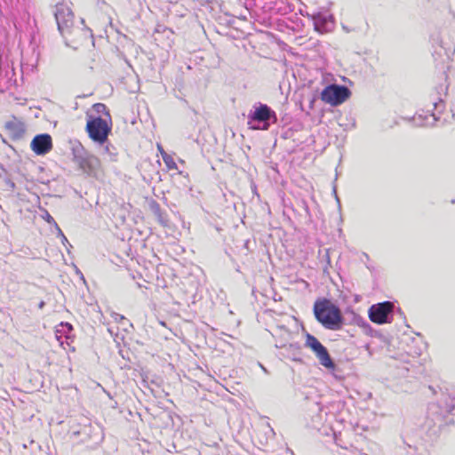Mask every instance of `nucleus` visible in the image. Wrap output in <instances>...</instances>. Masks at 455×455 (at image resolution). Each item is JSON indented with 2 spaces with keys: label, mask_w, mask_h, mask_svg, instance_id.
I'll return each mask as SVG.
<instances>
[{
  "label": "nucleus",
  "mask_w": 455,
  "mask_h": 455,
  "mask_svg": "<svg viewBox=\"0 0 455 455\" xmlns=\"http://www.w3.org/2000/svg\"><path fill=\"white\" fill-rule=\"evenodd\" d=\"M350 96V91L343 85L330 84L321 92V100L333 107L345 102Z\"/></svg>",
  "instance_id": "nucleus-3"
},
{
  "label": "nucleus",
  "mask_w": 455,
  "mask_h": 455,
  "mask_svg": "<svg viewBox=\"0 0 455 455\" xmlns=\"http://www.w3.org/2000/svg\"><path fill=\"white\" fill-rule=\"evenodd\" d=\"M93 109L97 113L103 112L107 116H108V120H106L100 116L89 115L86 122L85 131L88 134V137L92 141L102 145L108 140V138L111 132L112 121L109 116V112L105 104H94Z\"/></svg>",
  "instance_id": "nucleus-2"
},
{
  "label": "nucleus",
  "mask_w": 455,
  "mask_h": 455,
  "mask_svg": "<svg viewBox=\"0 0 455 455\" xmlns=\"http://www.w3.org/2000/svg\"><path fill=\"white\" fill-rule=\"evenodd\" d=\"M157 150L162 157L164 156V154L166 153L161 144H157Z\"/></svg>",
  "instance_id": "nucleus-12"
},
{
  "label": "nucleus",
  "mask_w": 455,
  "mask_h": 455,
  "mask_svg": "<svg viewBox=\"0 0 455 455\" xmlns=\"http://www.w3.org/2000/svg\"><path fill=\"white\" fill-rule=\"evenodd\" d=\"M305 345L310 348L319 360L320 363L327 369H334L335 364L329 355L327 348L312 334H307Z\"/></svg>",
  "instance_id": "nucleus-4"
},
{
  "label": "nucleus",
  "mask_w": 455,
  "mask_h": 455,
  "mask_svg": "<svg viewBox=\"0 0 455 455\" xmlns=\"http://www.w3.org/2000/svg\"><path fill=\"white\" fill-rule=\"evenodd\" d=\"M268 126H269V124H265V125H264L263 129H264V130H267V129H268Z\"/></svg>",
  "instance_id": "nucleus-16"
},
{
  "label": "nucleus",
  "mask_w": 455,
  "mask_h": 455,
  "mask_svg": "<svg viewBox=\"0 0 455 455\" xmlns=\"http://www.w3.org/2000/svg\"><path fill=\"white\" fill-rule=\"evenodd\" d=\"M55 18L60 31L64 33L73 24L74 14L68 9H59L55 13Z\"/></svg>",
  "instance_id": "nucleus-10"
},
{
  "label": "nucleus",
  "mask_w": 455,
  "mask_h": 455,
  "mask_svg": "<svg viewBox=\"0 0 455 455\" xmlns=\"http://www.w3.org/2000/svg\"><path fill=\"white\" fill-rule=\"evenodd\" d=\"M46 220L50 221V220H52V217L49 213H47Z\"/></svg>",
  "instance_id": "nucleus-15"
},
{
  "label": "nucleus",
  "mask_w": 455,
  "mask_h": 455,
  "mask_svg": "<svg viewBox=\"0 0 455 455\" xmlns=\"http://www.w3.org/2000/svg\"><path fill=\"white\" fill-rule=\"evenodd\" d=\"M4 130L12 140H18L23 138L26 132V124L23 121L12 116L4 124Z\"/></svg>",
  "instance_id": "nucleus-8"
},
{
  "label": "nucleus",
  "mask_w": 455,
  "mask_h": 455,
  "mask_svg": "<svg viewBox=\"0 0 455 455\" xmlns=\"http://www.w3.org/2000/svg\"><path fill=\"white\" fill-rule=\"evenodd\" d=\"M113 317L115 318V320H117V319H119V318H120V319H123V318H124V316H123V315H119V314H117V313H115V314L113 315Z\"/></svg>",
  "instance_id": "nucleus-13"
},
{
  "label": "nucleus",
  "mask_w": 455,
  "mask_h": 455,
  "mask_svg": "<svg viewBox=\"0 0 455 455\" xmlns=\"http://www.w3.org/2000/svg\"><path fill=\"white\" fill-rule=\"evenodd\" d=\"M162 159L168 170H176L178 168L173 157L168 153H164Z\"/></svg>",
  "instance_id": "nucleus-11"
},
{
  "label": "nucleus",
  "mask_w": 455,
  "mask_h": 455,
  "mask_svg": "<svg viewBox=\"0 0 455 455\" xmlns=\"http://www.w3.org/2000/svg\"><path fill=\"white\" fill-rule=\"evenodd\" d=\"M52 137L47 133L38 134L30 143L31 150L37 156H44L52 149Z\"/></svg>",
  "instance_id": "nucleus-7"
},
{
  "label": "nucleus",
  "mask_w": 455,
  "mask_h": 455,
  "mask_svg": "<svg viewBox=\"0 0 455 455\" xmlns=\"http://www.w3.org/2000/svg\"><path fill=\"white\" fill-rule=\"evenodd\" d=\"M78 164L79 168L91 177L97 178L102 171L100 158L93 155L81 158Z\"/></svg>",
  "instance_id": "nucleus-6"
},
{
  "label": "nucleus",
  "mask_w": 455,
  "mask_h": 455,
  "mask_svg": "<svg viewBox=\"0 0 455 455\" xmlns=\"http://www.w3.org/2000/svg\"><path fill=\"white\" fill-rule=\"evenodd\" d=\"M394 305L390 301L372 305L369 308V318L377 324L388 323V315L392 313Z\"/></svg>",
  "instance_id": "nucleus-5"
},
{
  "label": "nucleus",
  "mask_w": 455,
  "mask_h": 455,
  "mask_svg": "<svg viewBox=\"0 0 455 455\" xmlns=\"http://www.w3.org/2000/svg\"><path fill=\"white\" fill-rule=\"evenodd\" d=\"M315 319L325 328L339 331L343 326L344 318L338 306L328 299H317L313 307Z\"/></svg>",
  "instance_id": "nucleus-1"
},
{
  "label": "nucleus",
  "mask_w": 455,
  "mask_h": 455,
  "mask_svg": "<svg viewBox=\"0 0 455 455\" xmlns=\"http://www.w3.org/2000/svg\"><path fill=\"white\" fill-rule=\"evenodd\" d=\"M250 118L258 122H264L270 120L271 118L274 121H276L275 112L273 111L267 105L260 104L258 108H255L254 112L250 116Z\"/></svg>",
  "instance_id": "nucleus-9"
},
{
  "label": "nucleus",
  "mask_w": 455,
  "mask_h": 455,
  "mask_svg": "<svg viewBox=\"0 0 455 455\" xmlns=\"http://www.w3.org/2000/svg\"><path fill=\"white\" fill-rule=\"evenodd\" d=\"M430 103L434 106V108H435L438 105V102L435 100V99L430 100Z\"/></svg>",
  "instance_id": "nucleus-14"
}]
</instances>
